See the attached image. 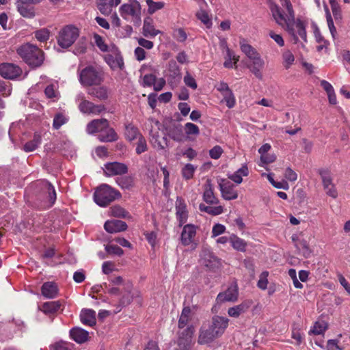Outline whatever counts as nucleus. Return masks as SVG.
<instances>
[{
  "label": "nucleus",
  "instance_id": "nucleus-1",
  "mask_svg": "<svg viewBox=\"0 0 350 350\" xmlns=\"http://www.w3.org/2000/svg\"><path fill=\"white\" fill-rule=\"evenodd\" d=\"M267 1L271 15L275 23L278 25L285 28L293 37L295 42L298 41L297 35L299 36L304 42H306L307 36L306 27L300 19L295 21V12L290 0H280L282 7H280L272 0Z\"/></svg>",
  "mask_w": 350,
  "mask_h": 350
},
{
  "label": "nucleus",
  "instance_id": "nucleus-2",
  "mask_svg": "<svg viewBox=\"0 0 350 350\" xmlns=\"http://www.w3.org/2000/svg\"><path fill=\"white\" fill-rule=\"evenodd\" d=\"M191 310L189 307H185L181 312L178 320V338L177 347L174 350H191L192 347V338L195 331L194 327L191 325L187 327L189 321L191 319Z\"/></svg>",
  "mask_w": 350,
  "mask_h": 350
},
{
  "label": "nucleus",
  "instance_id": "nucleus-3",
  "mask_svg": "<svg viewBox=\"0 0 350 350\" xmlns=\"http://www.w3.org/2000/svg\"><path fill=\"white\" fill-rule=\"evenodd\" d=\"M105 79V72L98 66L90 65L79 71V81L83 87L100 85Z\"/></svg>",
  "mask_w": 350,
  "mask_h": 350
},
{
  "label": "nucleus",
  "instance_id": "nucleus-4",
  "mask_svg": "<svg viewBox=\"0 0 350 350\" xmlns=\"http://www.w3.org/2000/svg\"><path fill=\"white\" fill-rule=\"evenodd\" d=\"M19 56L31 67L40 66L44 59V53L37 46L26 43L17 49Z\"/></svg>",
  "mask_w": 350,
  "mask_h": 350
},
{
  "label": "nucleus",
  "instance_id": "nucleus-5",
  "mask_svg": "<svg viewBox=\"0 0 350 350\" xmlns=\"http://www.w3.org/2000/svg\"><path fill=\"white\" fill-rule=\"evenodd\" d=\"M120 198V192L107 184L98 187L94 194V202L102 207L108 206L111 202Z\"/></svg>",
  "mask_w": 350,
  "mask_h": 350
},
{
  "label": "nucleus",
  "instance_id": "nucleus-6",
  "mask_svg": "<svg viewBox=\"0 0 350 350\" xmlns=\"http://www.w3.org/2000/svg\"><path fill=\"white\" fill-rule=\"evenodd\" d=\"M79 36V30L74 25H69L64 27L57 36V43L63 49L71 46Z\"/></svg>",
  "mask_w": 350,
  "mask_h": 350
},
{
  "label": "nucleus",
  "instance_id": "nucleus-7",
  "mask_svg": "<svg viewBox=\"0 0 350 350\" xmlns=\"http://www.w3.org/2000/svg\"><path fill=\"white\" fill-rule=\"evenodd\" d=\"M120 13L121 16L128 20L129 16H132L137 25L141 21V5L137 1L132 3H124L120 8Z\"/></svg>",
  "mask_w": 350,
  "mask_h": 350
},
{
  "label": "nucleus",
  "instance_id": "nucleus-8",
  "mask_svg": "<svg viewBox=\"0 0 350 350\" xmlns=\"http://www.w3.org/2000/svg\"><path fill=\"white\" fill-rule=\"evenodd\" d=\"M221 196L226 200H235L238 198V192L234 185L229 180L221 179L219 183Z\"/></svg>",
  "mask_w": 350,
  "mask_h": 350
},
{
  "label": "nucleus",
  "instance_id": "nucleus-9",
  "mask_svg": "<svg viewBox=\"0 0 350 350\" xmlns=\"http://www.w3.org/2000/svg\"><path fill=\"white\" fill-rule=\"evenodd\" d=\"M104 172L107 176L123 175L128 172V167L123 163L110 162L105 165Z\"/></svg>",
  "mask_w": 350,
  "mask_h": 350
},
{
  "label": "nucleus",
  "instance_id": "nucleus-10",
  "mask_svg": "<svg viewBox=\"0 0 350 350\" xmlns=\"http://www.w3.org/2000/svg\"><path fill=\"white\" fill-rule=\"evenodd\" d=\"M200 264L208 269H214L219 265L218 258L207 249L202 250L200 254Z\"/></svg>",
  "mask_w": 350,
  "mask_h": 350
},
{
  "label": "nucleus",
  "instance_id": "nucleus-11",
  "mask_svg": "<svg viewBox=\"0 0 350 350\" xmlns=\"http://www.w3.org/2000/svg\"><path fill=\"white\" fill-rule=\"evenodd\" d=\"M197 227L193 224H187L183 226L180 235V242L184 246H188L194 243Z\"/></svg>",
  "mask_w": 350,
  "mask_h": 350
},
{
  "label": "nucleus",
  "instance_id": "nucleus-12",
  "mask_svg": "<svg viewBox=\"0 0 350 350\" xmlns=\"http://www.w3.org/2000/svg\"><path fill=\"white\" fill-rule=\"evenodd\" d=\"M21 72V69L13 64H0V75L3 78L13 79L18 77Z\"/></svg>",
  "mask_w": 350,
  "mask_h": 350
},
{
  "label": "nucleus",
  "instance_id": "nucleus-13",
  "mask_svg": "<svg viewBox=\"0 0 350 350\" xmlns=\"http://www.w3.org/2000/svg\"><path fill=\"white\" fill-rule=\"evenodd\" d=\"M251 63L247 65V68L250 70L259 79H262V70L265 66V61L261 57L259 53L256 54L254 57L250 59Z\"/></svg>",
  "mask_w": 350,
  "mask_h": 350
},
{
  "label": "nucleus",
  "instance_id": "nucleus-14",
  "mask_svg": "<svg viewBox=\"0 0 350 350\" xmlns=\"http://www.w3.org/2000/svg\"><path fill=\"white\" fill-rule=\"evenodd\" d=\"M238 288L237 285L232 284L224 292L219 293L216 298L218 303H224L226 301H236L238 299Z\"/></svg>",
  "mask_w": 350,
  "mask_h": 350
},
{
  "label": "nucleus",
  "instance_id": "nucleus-15",
  "mask_svg": "<svg viewBox=\"0 0 350 350\" xmlns=\"http://www.w3.org/2000/svg\"><path fill=\"white\" fill-rule=\"evenodd\" d=\"M292 240L300 254L303 255L305 258L310 256L312 250L309 247L308 241L304 239L302 236L293 234L292 236Z\"/></svg>",
  "mask_w": 350,
  "mask_h": 350
},
{
  "label": "nucleus",
  "instance_id": "nucleus-16",
  "mask_svg": "<svg viewBox=\"0 0 350 350\" xmlns=\"http://www.w3.org/2000/svg\"><path fill=\"white\" fill-rule=\"evenodd\" d=\"M176 215L179 222V226H182L187 220V206L181 198H177L176 201Z\"/></svg>",
  "mask_w": 350,
  "mask_h": 350
},
{
  "label": "nucleus",
  "instance_id": "nucleus-17",
  "mask_svg": "<svg viewBox=\"0 0 350 350\" xmlns=\"http://www.w3.org/2000/svg\"><path fill=\"white\" fill-rule=\"evenodd\" d=\"M228 319L220 316H215L212 319L211 327L215 331V333L221 336L228 325Z\"/></svg>",
  "mask_w": 350,
  "mask_h": 350
},
{
  "label": "nucleus",
  "instance_id": "nucleus-18",
  "mask_svg": "<svg viewBox=\"0 0 350 350\" xmlns=\"http://www.w3.org/2000/svg\"><path fill=\"white\" fill-rule=\"evenodd\" d=\"M104 228L107 232L113 234L126 230L127 225L123 221L113 219L107 221Z\"/></svg>",
  "mask_w": 350,
  "mask_h": 350
},
{
  "label": "nucleus",
  "instance_id": "nucleus-19",
  "mask_svg": "<svg viewBox=\"0 0 350 350\" xmlns=\"http://www.w3.org/2000/svg\"><path fill=\"white\" fill-rule=\"evenodd\" d=\"M108 126V120L105 118L93 120L89 122L86 127V131L89 134L101 133L105 128Z\"/></svg>",
  "mask_w": 350,
  "mask_h": 350
},
{
  "label": "nucleus",
  "instance_id": "nucleus-20",
  "mask_svg": "<svg viewBox=\"0 0 350 350\" xmlns=\"http://www.w3.org/2000/svg\"><path fill=\"white\" fill-rule=\"evenodd\" d=\"M252 302L250 301H244L239 305L230 307L228 310V314L230 317L238 318L245 314L250 308Z\"/></svg>",
  "mask_w": 350,
  "mask_h": 350
},
{
  "label": "nucleus",
  "instance_id": "nucleus-21",
  "mask_svg": "<svg viewBox=\"0 0 350 350\" xmlns=\"http://www.w3.org/2000/svg\"><path fill=\"white\" fill-rule=\"evenodd\" d=\"M203 200L204 201L210 204H217L219 200L214 195L213 187L210 180H207L204 186Z\"/></svg>",
  "mask_w": 350,
  "mask_h": 350
},
{
  "label": "nucleus",
  "instance_id": "nucleus-22",
  "mask_svg": "<svg viewBox=\"0 0 350 350\" xmlns=\"http://www.w3.org/2000/svg\"><path fill=\"white\" fill-rule=\"evenodd\" d=\"M96 87L90 88L88 94L100 100H105L108 98V88L104 85H96Z\"/></svg>",
  "mask_w": 350,
  "mask_h": 350
},
{
  "label": "nucleus",
  "instance_id": "nucleus-23",
  "mask_svg": "<svg viewBox=\"0 0 350 350\" xmlns=\"http://www.w3.org/2000/svg\"><path fill=\"white\" fill-rule=\"evenodd\" d=\"M219 336L215 333V331L210 327L207 329H201L198 337V343L200 345L211 342Z\"/></svg>",
  "mask_w": 350,
  "mask_h": 350
},
{
  "label": "nucleus",
  "instance_id": "nucleus-24",
  "mask_svg": "<svg viewBox=\"0 0 350 350\" xmlns=\"http://www.w3.org/2000/svg\"><path fill=\"white\" fill-rule=\"evenodd\" d=\"M70 335L77 343H83L88 340L89 333L83 329L75 327L70 331Z\"/></svg>",
  "mask_w": 350,
  "mask_h": 350
},
{
  "label": "nucleus",
  "instance_id": "nucleus-25",
  "mask_svg": "<svg viewBox=\"0 0 350 350\" xmlns=\"http://www.w3.org/2000/svg\"><path fill=\"white\" fill-rule=\"evenodd\" d=\"M98 138L103 142H111L118 139V135L112 128H109L108 126L99 133Z\"/></svg>",
  "mask_w": 350,
  "mask_h": 350
},
{
  "label": "nucleus",
  "instance_id": "nucleus-26",
  "mask_svg": "<svg viewBox=\"0 0 350 350\" xmlns=\"http://www.w3.org/2000/svg\"><path fill=\"white\" fill-rule=\"evenodd\" d=\"M80 317L81 322L85 325L93 326L96 324V312L92 310H83Z\"/></svg>",
  "mask_w": 350,
  "mask_h": 350
},
{
  "label": "nucleus",
  "instance_id": "nucleus-27",
  "mask_svg": "<svg viewBox=\"0 0 350 350\" xmlns=\"http://www.w3.org/2000/svg\"><path fill=\"white\" fill-rule=\"evenodd\" d=\"M42 294L46 298L53 299L57 295V287L53 282H45L42 286Z\"/></svg>",
  "mask_w": 350,
  "mask_h": 350
},
{
  "label": "nucleus",
  "instance_id": "nucleus-28",
  "mask_svg": "<svg viewBox=\"0 0 350 350\" xmlns=\"http://www.w3.org/2000/svg\"><path fill=\"white\" fill-rule=\"evenodd\" d=\"M249 174V170L247 165H243L241 168L237 170L234 174L229 175L228 178L237 184H240L243 181L242 176H247Z\"/></svg>",
  "mask_w": 350,
  "mask_h": 350
},
{
  "label": "nucleus",
  "instance_id": "nucleus-29",
  "mask_svg": "<svg viewBox=\"0 0 350 350\" xmlns=\"http://www.w3.org/2000/svg\"><path fill=\"white\" fill-rule=\"evenodd\" d=\"M42 187L47 194L50 206H52L56 200V193L54 187L48 181H42L41 183Z\"/></svg>",
  "mask_w": 350,
  "mask_h": 350
},
{
  "label": "nucleus",
  "instance_id": "nucleus-30",
  "mask_svg": "<svg viewBox=\"0 0 350 350\" xmlns=\"http://www.w3.org/2000/svg\"><path fill=\"white\" fill-rule=\"evenodd\" d=\"M41 141L42 139L40 135L35 133L33 139L25 143L23 146L24 151L29 152L35 150L40 145Z\"/></svg>",
  "mask_w": 350,
  "mask_h": 350
},
{
  "label": "nucleus",
  "instance_id": "nucleus-31",
  "mask_svg": "<svg viewBox=\"0 0 350 350\" xmlns=\"http://www.w3.org/2000/svg\"><path fill=\"white\" fill-rule=\"evenodd\" d=\"M140 135H142L133 124H129L125 126V137L129 141L131 142L137 139Z\"/></svg>",
  "mask_w": 350,
  "mask_h": 350
},
{
  "label": "nucleus",
  "instance_id": "nucleus-32",
  "mask_svg": "<svg viewBox=\"0 0 350 350\" xmlns=\"http://www.w3.org/2000/svg\"><path fill=\"white\" fill-rule=\"evenodd\" d=\"M229 241L231 243L232 247L239 252H245L247 243L243 239L238 237L237 236L232 234L230 237Z\"/></svg>",
  "mask_w": 350,
  "mask_h": 350
},
{
  "label": "nucleus",
  "instance_id": "nucleus-33",
  "mask_svg": "<svg viewBox=\"0 0 350 350\" xmlns=\"http://www.w3.org/2000/svg\"><path fill=\"white\" fill-rule=\"evenodd\" d=\"M161 31L154 29L151 22L144 21L143 26V33L146 37L154 38L161 33Z\"/></svg>",
  "mask_w": 350,
  "mask_h": 350
},
{
  "label": "nucleus",
  "instance_id": "nucleus-34",
  "mask_svg": "<svg viewBox=\"0 0 350 350\" xmlns=\"http://www.w3.org/2000/svg\"><path fill=\"white\" fill-rule=\"evenodd\" d=\"M116 181L123 189H130L134 185V179L131 176L118 177L116 178Z\"/></svg>",
  "mask_w": 350,
  "mask_h": 350
},
{
  "label": "nucleus",
  "instance_id": "nucleus-35",
  "mask_svg": "<svg viewBox=\"0 0 350 350\" xmlns=\"http://www.w3.org/2000/svg\"><path fill=\"white\" fill-rule=\"evenodd\" d=\"M21 15L26 18H33L35 16L34 8L31 4L16 5Z\"/></svg>",
  "mask_w": 350,
  "mask_h": 350
},
{
  "label": "nucleus",
  "instance_id": "nucleus-36",
  "mask_svg": "<svg viewBox=\"0 0 350 350\" xmlns=\"http://www.w3.org/2000/svg\"><path fill=\"white\" fill-rule=\"evenodd\" d=\"M199 209L202 212L207 213L211 215H218L223 213L224 208L221 206H210L201 203L199 205Z\"/></svg>",
  "mask_w": 350,
  "mask_h": 350
},
{
  "label": "nucleus",
  "instance_id": "nucleus-37",
  "mask_svg": "<svg viewBox=\"0 0 350 350\" xmlns=\"http://www.w3.org/2000/svg\"><path fill=\"white\" fill-rule=\"evenodd\" d=\"M60 306L59 301H47L42 304L40 310L45 314L54 313L59 309Z\"/></svg>",
  "mask_w": 350,
  "mask_h": 350
},
{
  "label": "nucleus",
  "instance_id": "nucleus-38",
  "mask_svg": "<svg viewBox=\"0 0 350 350\" xmlns=\"http://www.w3.org/2000/svg\"><path fill=\"white\" fill-rule=\"evenodd\" d=\"M321 179L324 188H327L328 186L334 185L332 182V177L331 173L329 170L321 169L319 172Z\"/></svg>",
  "mask_w": 350,
  "mask_h": 350
},
{
  "label": "nucleus",
  "instance_id": "nucleus-39",
  "mask_svg": "<svg viewBox=\"0 0 350 350\" xmlns=\"http://www.w3.org/2000/svg\"><path fill=\"white\" fill-rule=\"evenodd\" d=\"M240 47L242 52L245 54L249 59L252 58V56L254 57L258 53L253 46L249 44L245 43L244 40L240 42Z\"/></svg>",
  "mask_w": 350,
  "mask_h": 350
},
{
  "label": "nucleus",
  "instance_id": "nucleus-40",
  "mask_svg": "<svg viewBox=\"0 0 350 350\" xmlns=\"http://www.w3.org/2000/svg\"><path fill=\"white\" fill-rule=\"evenodd\" d=\"M196 16L207 28H210L212 26V20L204 9H200L197 12Z\"/></svg>",
  "mask_w": 350,
  "mask_h": 350
},
{
  "label": "nucleus",
  "instance_id": "nucleus-41",
  "mask_svg": "<svg viewBox=\"0 0 350 350\" xmlns=\"http://www.w3.org/2000/svg\"><path fill=\"white\" fill-rule=\"evenodd\" d=\"M169 136L174 141L182 142L184 139V135L180 126H177L171 129L169 132Z\"/></svg>",
  "mask_w": 350,
  "mask_h": 350
},
{
  "label": "nucleus",
  "instance_id": "nucleus-42",
  "mask_svg": "<svg viewBox=\"0 0 350 350\" xmlns=\"http://www.w3.org/2000/svg\"><path fill=\"white\" fill-rule=\"evenodd\" d=\"M329 1L335 21L340 22L342 20V14L340 5L336 2V0H329Z\"/></svg>",
  "mask_w": 350,
  "mask_h": 350
},
{
  "label": "nucleus",
  "instance_id": "nucleus-43",
  "mask_svg": "<svg viewBox=\"0 0 350 350\" xmlns=\"http://www.w3.org/2000/svg\"><path fill=\"white\" fill-rule=\"evenodd\" d=\"M326 329V323L324 321H317L314 323L309 333L314 335H319L323 334Z\"/></svg>",
  "mask_w": 350,
  "mask_h": 350
},
{
  "label": "nucleus",
  "instance_id": "nucleus-44",
  "mask_svg": "<svg viewBox=\"0 0 350 350\" xmlns=\"http://www.w3.org/2000/svg\"><path fill=\"white\" fill-rule=\"evenodd\" d=\"M87 49V39L85 37H82L79 39L77 44L75 45L74 53L75 55H80L85 53Z\"/></svg>",
  "mask_w": 350,
  "mask_h": 350
},
{
  "label": "nucleus",
  "instance_id": "nucleus-45",
  "mask_svg": "<svg viewBox=\"0 0 350 350\" xmlns=\"http://www.w3.org/2000/svg\"><path fill=\"white\" fill-rule=\"evenodd\" d=\"M110 213L112 216L116 217L126 218L129 213L120 206H114L110 208Z\"/></svg>",
  "mask_w": 350,
  "mask_h": 350
},
{
  "label": "nucleus",
  "instance_id": "nucleus-46",
  "mask_svg": "<svg viewBox=\"0 0 350 350\" xmlns=\"http://www.w3.org/2000/svg\"><path fill=\"white\" fill-rule=\"evenodd\" d=\"M68 119L62 113H57L53 119V126L55 129H59L63 124H66Z\"/></svg>",
  "mask_w": 350,
  "mask_h": 350
},
{
  "label": "nucleus",
  "instance_id": "nucleus-47",
  "mask_svg": "<svg viewBox=\"0 0 350 350\" xmlns=\"http://www.w3.org/2000/svg\"><path fill=\"white\" fill-rule=\"evenodd\" d=\"M137 139L135 151L137 154H140L148 150V146L146 140L143 135H140Z\"/></svg>",
  "mask_w": 350,
  "mask_h": 350
},
{
  "label": "nucleus",
  "instance_id": "nucleus-48",
  "mask_svg": "<svg viewBox=\"0 0 350 350\" xmlns=\"http://www.w3.org/2000/svg\"><path fill=\"white\" fill-rule=\"evenodd\" d=\"M94 103L89 100H83L79 103V109L83 113H92Z\"/></svg>",
  "mask_w": 350,
  "mask_h": 350
},
{
  "label": "nucleus",
  "instance_id": "nucleus-49",
  "mask_svg": "<svg viewBox=\"0 0 350 350\" xmlns=\"http://www.w3.org/2000/svg\"><path fill=\"white\" fill-rule=\"evenodd\" d=\"M146 3L148 6V12L150 14H153L164 7V3L161 1L154 2L152 0H146Z\"/></svg>",
  "mask_w": 350,
  "mask_h": 350
},
{
  "label": "nucleus",
  "instance_id": "nucleus-50",
  "mask_svg": "<svg viewBox=\"0 0 350 350\" xmlns=\"http://www.w3.org/2000/svg\"><path fill=\"white\" fill-rule=\"evenodd\" d=\"M224 97V101L226 103L227 107L230 109L232 108L236 103L235 97L232 90L222 94Z\"/></svg>",
  "mask_w": 350,
  "mask_h": 350
},
{
  "label": "nucleus",
  "instance_id": "nucleus-51",
  "mask_svg": "<svg viewBox=\"0 0 350 350\" xmlns=\"http://www.w3.org/2000/svg\"><path fill=\"white\" fill-rule=\"evenodd\" d=\"M94 42L98 49L103 52H107L109 50L107 44L105 42L104 39L102 36L98 34H94Z\"/></svg>",
  "mask_w": 350,
  "mask_h": 350
},
{
  "label": "nucleus",
  "instance_id": "nucleus-52",
  "mask_svg": "<svg viewBox=\"0 0 350 350\" xmlns=\"http://www.w3.org/2000/svg\"><path fill=\"white\" fill-rule=\"evenodd\" d=\"M150 142L152 144L153 146L157 148L159 150H163L165 148V146H163L159 141V132L153 133V131L151 130L150 131Z\"/></svg>",
  "mask_w": 350,
  "mask_h": 350
},
{
  "label": "nucleus",
  "instance_id": "nucleus-53",
  "mask_svg": "<svg viewBox=\"0 0 350 350\" xmlns=\"http://www.w3.org/2000/svg\"><path fill=\"white\" fill-rule=\"evenodd\" d=\"M50 32L48 29L43 28L35 32V37L40 42H46L49 38Z\"/></svg>",
  "mask_w": 350,
  "mask_h": 350
},
{
  "label": "nucleus",
  "instance_id": "nucleus-54",
  "mask_svg": "<svg viewBox=\"0 0 350 350\" xmlns=\"http://www.w3.org/2000/svg\"><path fill=\"white\" fill-rule=\"evenodd\" d=\"M185 130L187 135H198L200 133V129L198 126L191 122H187L185 124Z\"/></svg>",
  "mask_w": 350,
  "mask_h": 350
},
{
  "label": "nucleus",
  "instance_id": "nucleus-55",
  "mask_svg": "<svg viewBox=\"0 0 350 350\" xmlns=\"http://www.w3.org/2000/svg\"><path fill=\"white\" fill-rule=\"evenodd\" d=\"M268 275L269 272L267 271L262 272V273L260 275V278L257 284V286L259 288L262 290H265L267 288L268 284Z\"/></svg>",
  "mask_w": 350,
  "mask_h": 350
},
{
  "label": "nucleus",
  "instance_id": "nucleus-56",
  "mask_svg": "<svg viewBox=\"0 0 350 350\" xmlns=\"http://www.w3.org/2000/svg\"><path fill=\"white\" fill-rule=\"evenodd\" d=\"M282 57L284 63V66L286 68H288L295 61L294 55L290 51H286L285 52H284Z\"/></svg>",
  "mask_w": 350,
  "mask_h": 350
},
{
  "label": "nucleus",
  "instance_id": "nucleus-57",
  "mask_svg": "<svg viewBox=\"0 0 350 350\" xmlns=\"http://www.w3.org/2000/svg\"><path fill=\"white\" fill-rule=\"evenodd\" d=\"M106 252L109 254H115L117 256H122L124 254V251L119 246L116 245H107L105 246Z\"/></svg>",
  "mask_w": 350,
  "mask_h": 350
},
{
  "label": "nucleus",
  "instance_id": "nucleus-58",
  "mask_svg": "<svg viewBox=\"0 0 350 350\" xmlns=\"http://www.w3.org/2000/svg\"><path fill=\"white\" fill-rule=\"evenodd\" d=\"M195 167L192 164H187L182 170V174L186 179H190L193 177L195 172Z\"/></svg>",
  "mask_w": 350,
  "mask_h": 350
},
{
  "label": "nucleus",
  "instance_id": "nucleus-59",
  "mask_svg": "<svg viewBox=\"0 0 350 350\" xmlns=\"http://www.w3.org/2000/svg\"><path fill=\"white\" fill-rule=\"evenodd\" d=\"M168 69L170 72V76L173 78H176L180 75V70L174 60H171L168 64Z\"/></svg>",
  "mask_w": 350,
  "mask_h": 350
},
{
  "label": "nucleus",
  "instance_id": "nucleus-60",
  "mask_svg": "<svg viewBox=\"0 0 350 350\" xmlns=\"http://www.w3.org/2000/svg\"><path fill=\"white\" fill-rule=\"evenodd\" d=\"M174 38L178 42H184L187 38L186 32L181 28L176 29L173 33Z\"/></svg>",
  "mask_w": 350,
  "mask_h": 350
},
{
  "label": "nucleus",
  "instance_id": "nucleus-61",
  "mask_svg": "<svg viewBox=\"0 0 350 350\" xmlns=\"http://www.w3.org/2000/svg\"><path fill=\"white\" fill-rule=\"evenodd\" d=\"M133 295L134 293H132L131 291H127L120 299V305L125 306L129 304L133 300Z\"/></svg>",
  "mask_w": 350,
  "mask_h": 350
},
{
  "label": "nucleus",
  "instance_id": "nucleus-62",
  "mask_svg": "<svg viewBox=\"0 0 350 350\" xmlns=\"http://www.w3.org/2000/svg\"><path fill=\"white\" fill-rule=\"evenodd\" d=\"M46 96L49 98H57L58 92L55 90L54 85H49L44 90Z\"/></svg>",
  "mask_w": 350,
  "mask_h": 350
},
{
  "label": "nucleus",
  "instance_id": "nucleus-63",
  "mask_svg": "<svg viewBox=\"0 0 350 350\" xmlns=\"http://www.w3.org/2000/svg\"><path fill=\"white\" fill-rule=\"evenodd\" d=\"M184 82L188 87L193 90H196L198 87L196 79L189 72H187L184 77Z\"/></svg>",
  "mask_w": 350,
  "mask_h": 350
},
{
  "label": "nucleus",
  "instance_id": "nucleus-64",
  "mask_svg": "<svg viewBox=\"0 0 350 350\" xmlns=\"http://www.w3.org/2000/svg\"><path fill=\"white\" fill-rule=\"evenodd\" d=\"M156 77L152 74L145 75L143 78V86L150 87L155 83Z\"/></svg>",
  "mask_w": 350,
  "mask_h": 350
}]
</instances>
